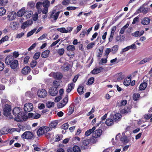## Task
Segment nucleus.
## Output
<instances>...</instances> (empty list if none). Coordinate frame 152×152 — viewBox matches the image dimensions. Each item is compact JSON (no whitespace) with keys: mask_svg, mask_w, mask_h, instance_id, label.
<instances>
[{"mask_svg":"<svg viewBox=\"0 0 152 152\" xmlns=\"http://www.w3.org/2000/svg\"><path fill=\"white\" fill-rule=\"evenodd\" d=\"M66 49L68 51H74L75 50V47L73 45H68L66 47Z\"/></svg>","mask_w":152,"mask_h":152,"instance_id":"37","label":"nucleus"},{"mask_svg":"<svg viewBox=\"0 0 152 152\" xmlns=\"http://www.w3.org/2000/svg\"><path fill=\"white\" fill-rule=\"evenodd\" d=\"M96 129V127L95 126H94L92 129H89L85 133V135L86 136H88L91 134L93 132H94L95 130Z\"/></svg>","mask_w":152,"mask_h":152,"instance_id":"30","label":"nucleus"},{"mask_svg":"<svg viewBox=\"0 0 152 152\" xmlns=\"http://www.w3.org/2000/svg\"><path fill=\"white\" fill-rule=\"evenodd\" d=\"M8 2L7 0H0V6H4Z\"/></svg>","mask_w":152,"mask_h":152,"instance_id":"42","label":"nucleus"},{"mask_svg":"<svg viewBox=\"0 0 152 152\" xmlns=\"http://www.w3.org/2000/svg\"><path fill=\"white\" fill-rule=\"evenodd\" d=\"M50 51L49 50H46L43 51L42 53L41 56L42 58H47L49 56Z\"/></svg>","mask_w":152,"mask_h":152,"instance_id":"24","label":"nucleus"},{"mask_svg":"<svg viewBox=\"0 0 152 152\" xmlns=\"http://www.w3.org/2000/svg\"><path fill=\"white\" fill-rule=\"evenodd\" d=\"M55 10H53L50 14V17L51 18H53L54 20H56L58 18V16L60 13V11H58L56 12Z\"/></svg>","mask_w":152,"mask_h":152,"instance_id":"13","label":"nucleus"},{"mask_svg":"<svg viewBox=\"0 0 152 152\" xmlns=\"http://www.w3.org/2000/svg\"><path fill=\"white\" fill-rule=\"evenodd\" d=\"M34 2L32 1L29 2L28 4V6L31 8L33 7L34 6Z\"/></svg>","mask_w":152,"mask_h":152,"instance_id":"60","label":"nucleus"},{"mask_svg":"<svg viewBox=\"0 0 152 152\" xmlns=\"http://www.w3.org/2000/svg\"><path fill=\"white\" fill-rule=\"evenodd\" d=\"M50 2L48 0H45L43 2L42 5L45 8H48L50 5Z\"/></svg>","mask_w":152,"mask_h":152,"instance_id":"29","label":"nucleus"},{"mask_svg":"<svg viewBox=\"0 0 152 152\" xmlns=\"http://www.w3.org/2000/svg\"><path fill=\"white\" fill-rule=\"evenodd\" d=\"M58 121L55 120L52 121L49 124L48 127L50 129V131L52 130L53 128H55L58 124Z\"/></svg>","mask_w":152,"mask_h":152,"instance_id":"17","label":"nucleus"},{"mask_svg":"<svg viewBox=\"0 0 152 152\" xmlns=\"http://www.w3.org/2000/svg\"><path fill=\"white\" fill-rule=\"evenodd\" d=\"M57 30L61 33H66V29L65 28H58L57 29Z\"/></svg>","mask_w":152,"mask_h":152,"instance_id":"57","label":"nucleus"},{"mask_svg":"<svg viewBox=\"0 0 152 152\" xmlns=\"http://www.w3.org/2000/svg\"><path fill=\"white\" fill-rule=\"evenodd\" d=\"M11 68L15 71H17L19 68V65L17 60H15L10 65Z\"/></svg>","mask_w":152,"mask_h":152,"instance_id":"6","label":"nucleus"},{"mask_svg":"<svg viewBox=\"0 0 152 152\" xmlns=\"http://www.w3.org/2000/svg\"><path fill=\"white\" fill-rule=\"evenodd\" d=\"M49 75L53 77L55 79L58 80L61 79L63 77L62 74L58 72L56 73L52 72L49 74Z\"/></svg>","mask_w":152,"mask_h":152,"instance_id":"11","label":"nucleus"},{"mask_svg":"<svg viewBox=\"0 0 152 152\" xmlns=\"http://www.w3.org/2000/svg\"><path fill=\"white\" fill-rule=\"evenodd\" d=\"M131 82V79L130 77H128L125 79L124 84L125 86H128L130 84Z\"/></svg>","mask_w":152,"mask_h":152,"instance_id":"32","label":"nucleus"},{"mask_svg":"<svg viewBox=\"0 0 152 152\" xmlns=\"http://www.w3.org/2000/svg\"><path fill=\"white\" fill-rule=\"evenodd\" d=\"M120 140L123 144H126L130 141V139H129L127 136L123 134Z\"/></svg>","mask_w":152,"mask_h":152,"instance_id":"12","label":"nucleus"},{"mask_svg":"<svg viewBox=\"0 0 152 152\" xmlns=\"http://www.w3.org/2000/svg\"><path fill=\"white\" fill-rule=\"evenodd\" d=\"M95 45V42H91L87 46V48L88 49L92 48L94 47Z\"/></svg>","mask_w":152,"mask_h":152,"instance_id":"50","label":"nucleus"},{"mask_svg":"<svg viewBox=\"0 0 152 152\" xmlns=\"http://www.w3.org/2000/svg\"><path fill=\"white\" fill-rule=\"evenodd\" d=\"M25 10L24 8H22L18 11L17 13V15L19 17H21L24 14L25 15Z\"/></svg>","mask_w":152,"mask_h":152,"instance_id":"26","label":"nucleus"},{"mask_svg":"<svg viewBox=\"0 0 152 152\" xmlns=\"http://www.w3.org/2000/svg\"><path fill=\"white\" fill-rule=\"evenodd\" d=\"M147 86V83L145 82L141 83L140 86V90H145Z\"/></svg>","mask_w":152,"mask_h":152,"instance_id":"33","label":"nucleus"},{"mask_svg":"<svg viewBox=\"0 0 152 152\" xmlns=\"http://www.w3.org/2000/svg\"><path fill=\"white\" fill-rule=\"evenodd\" d=\"M11 107L10 105L8 104H6L3 108V114L6 116H10V118L13 119L14 118L12 116L10 115L11 111Z\"/></svg>","mask_w":152,"mask_h":152,"instance_id":"2","label":"nucleus"},{"mask_svg":"<svg viewBox=\"0 0 152 152\" xmlns=\"http://www.w3.org/2000/svg\"><path fill=\"white\" fill-rule=\"evenodd\" d=\"M117 75V76L118 77H117V80L116 81L121 80L123 79L124 77L123 76L121 75V73H120L118 74Z\"/></svg>","mask_w":152,"mask_h":152,"instance_id":"58","label":"nucleus"},{"mask_svg":"<svg viewBox=\"0 0 152 152\" xmlns=\"http://www.w3.org/2000/svg\"><path fill=\"white\" fill-rule=\"evenodd\" d=\"M97 138L93 137V135L92 137L90 139V143L92 144H93L96 143L97 141V140L96 139Z\"/></svg>","mask_w":152,"mask_h":152,"instance_id":"44","label":"nucleus"},{"mask_svg":"<svg viewBox=\"0 0 152 152\" xmlns=\"http://www.w3.org/2000/svg\"><path fill=\"white\" fill-rule=\"evenodd\" d=\"M37 94L38 96L41 98H44L47 94V91L44 89H40L38 90Z\"/></svg>","mask_w":152,"mask_h":152,"instance_id":"8","label":"nucleus"},{"mask_svg":"<svg viewBox=\"0 0 152 152\" xmlns=\"http://www.w3.org/2000/svg\"><path fill=\"white\" fill-rule=\"evenodd\" d=\"M32 23V21L27 20L23 23L21 26V28L22 29H24L30 26Z\"/></svg>","mask_w":152,"mask_h":152,"instance_id":"19","label":"nucleus"},{"mask_svg":"<svg viewBox=\"0 0 152 152\" xmlns=\"http://www.w3.org/2000/svg\"><path fill=\"white\" fill-rule=\"evenodd\" d=\"M151 20L148 18L145 17L143 18L141 21L142 24L145 25H148L149 24Z\"/></svg>","mask_w":152,"mask_h":152,"instance_id":"20","label":"nucleus"},{"mask_svg":"<svg viewBox=\"0 0 152 152\" xmlns=\"http://www.w3.org/2000/svg\"><path fill=\"white\" fill-rule=\"evenodd\" d=\"M107 62V58H102L101 61L99 62V64L102 65L103 63H106Z\"/></svg>","mask_w":152,"mask_h":152,"instance_id":"61","label":"nucleus"},{"mask_svg":"<svg viewBox=\"0 0 152 152\" xmlns=\"http://www.w3.org/2000/svg\"><path fill=\"white\" fill-rule=\"evenodd\" d=\"M12 112L13 115L15 117V119L16 118L20 119L23 117L22 110L20 108L18 107H15L13 110Z\"/></svg>","mask_w":152,"mask_h":152,"instance_id":"1","label":"nucleus"},{"mask_svg":"<svg viewBox=\"0 0 152 152\" xmlns=\"http://www.w3.org/2000/svg\"><path fill=\"white\" fill-rule=\"evenodd\" d=\"M37 28H35L28 32L27 35V37H28L32 35L35 32Z\"/></svg>","mask_w":152,"mask_h":152,"instance_id":"46","label":"nucleus"},{"mask_svg":"<svg viewBox=\"0 0 152 152\" xmlns=\"http://www.w3.org/2000/svg\"><path fill=\"white\" fill-rule=\"evenodd\" d=\"M94 81V78L93 77H91L89 79L88 82V84L91 85L93 84Z\"/></svg>","mask_w":152,"mask_h":152,"instance_id":"51","label":"nucleus"},{"mask_svg":"<svg viewBox=\"0 0 152 152\" xmlns=\"http://www.w3.org/2000/svg\"><path fill=\"white\" fill-rule=\"evenodd\" d=\"M106 124L108 126H110L113 124V120L110 118L107 119L105 121Z\"/></svg>","mask_w":152,"mask_h":152,"instance_id":"28","label":"nucleus"},{"mask_svg":"<svg viewBox=\"0 0 152 152\" xmlns=\"http://www.w3.org/2000/svg\"><path fill=\"white\" fill-rule=\"evenodd\" d=\"M74 106L73 105L71 104L70 105L69 108L68 114L71 115L73 113L74 109Z\"/></svg>","mask_w":152,"mask_h":152,"instance_id":"34","label":"nucleus"},{"mask_svg":"<svg viewBox=\"0 0 152 152\" xmlns=\"http://www.w3.org/2000/svg\"><path fill=\"white\" fill-rule=\"evenodd\" d=\"M103 69L104 68L102 66L98 68H95L91 71V73L93 74L99 73L102 72Z\"/></svg>","mask_w":152,"mask_h":152,"instance_id":"21","label":"nucleus"},{"mask_svg":"<svg viewBox=\"0 0 152 152\" xmlns=\"http://www.w3.org/2000/svg\"><path fill=\"white\" fill-rule=\"evenodd\" d=\"M45 107V104L43 103H39L38 104V107L40 110L43 109Z\"/></svg>","mask_w":152,"mask_h":152,"instance_id":"59","label":"nucleus"},{"mask_svg":"<svg viewBox=\"0 0 152 152\" xmlns=\"http://www.w3.org/2000/svg\"><path fill=\"white\" fill-rule=\"evenodd\" d=\"M74 84L72 83H71L68 84V86L67 89L66 90V92L68 93L70 92L72 90V88H74Z\"/></svg>","mask_w":152,"mask_h":152,"instance_id":"31","label":"nucleus"},{"mask_svg":"<svg viewBox=\"0 0 152 152\" xmlns=\"http://www.w3.org/2000/svg\"><path fill=\"white\" fill-rule=\"evenodd\" d=\"M58 92V90L56 87H52L50 88L49 89V93L52 96H54L56 95Z\"/></svg>","mask_w":152,"mask_h":152,"instance_id":"10","label":"nucleus"},{"mask_svg":"<svg viewBox=\"0 0 152 152\" xmlns=\"http://www.w3.org/2000/svg\"><path fill=\"white\" fill-rule=\"evenodd\" d=\"M68 101V95H66L64 99L61 102L57 104V106L58 108H61L64 107Z\"/></svg>","mask_w":152,"mask_h":152,"instance_id":"4","label":"nucleus"},{"mask_svg":"<svg viewBox=\"0 0 152 152\" xmlns=\"http://www.w3.org/2000/svg\"><path fill=\"white\" fill-rule=\"evenodd\" d=\"M42 4L41 2H38L36 4V7L38 10L39 13H41L42 11Z\"/></svg>","mask_w":152,"mask_h":152,"instance_id":"22","label":"nucleus"},{"mask_svg":"<svg viewBox=\"0 0 152 152\" xmlns=\"http://www.w3.org/2000/svg\"><path fill=\"white\" fill-rule=\"evenodd\" d=\"M31 71L30 68L28 66H26L24 67L22 70L23 74L26 75L30 73Z\"/></svg>","mask_w":152,"mask_h":152,"instance_id":"18","label":"nucleus"},{"mask_svg":"<svg viewBox=\"0 0 152 152\" xmlns=\"http://www.w3.org/2000/svg\"><path fill=\"white\" fill-rule=\"evenodd\" d=\"M73 151L74 152H80V148L77 146H74L73 148Z\"/></svg>","mask_w":152,"mask_h":152,"instance_id":"41","label":"nucleus"},{"mask_svg":"<svg viewBox=\"0 0 152 152\" xmlns=\"http://www.w3.org/2000/svg\"><path fill=\"white\" fill-rule=\"evenodd\" d=\"M62 69L64 71H67L69 69L70 65L67 62L65 63L61 67Z\"/></svg>","mask_w":152,"mask_h":152,"instance_id":"25","label":"nucleus"},{"mask_svg":"<svg viewBox=\"0 0 152 152\" xmlns=\"http://www.w3.org/2000/svg\"><path fill=\"white\" fill-rule=\"evenodd\" d=\"M83 88L84 87L82 85H80L79 86L78 88L77 91L78 93L80 95H81L83 93Z\"/></svg>","mask_w":152,"mask_h":152,"instance_id":"35","label":"nucleus"},{"mask_svg":"<svg viewBox=\"0 0 152 152\" xmlns=\"http://www.w3.org/2000/svg\"><path fill=\"white\" fill-rule=\"evenodd\" d=\"M21 137L23 138L31 140L33 137L34 135L31 132L28 131L24 132L22 135Z\"/></svg>","mask_w":152,"mask_h":152,"instance_id":"5","label":"nucleus"},{"mask_svg":"<svg viewBox=\"0 0 152 152\" xmlns=\"http://www.w3.org/2000/svg\"><path fill=\"white\" fill-rule=\"evenodd\" d=\"M33 14V12L31 11H25V15L26 16V18H30Z\"/></svg>","mask_w":152,"mask_h":152,"instance_id":"38","label":"nucleus"},{"mask_svg":"<svg viewBox=\"0 0 152 152\" xmlns=\"http://www.w3.org/2000/svg\"><path fill=\"white\" fill-rule=\"evenodd\" d=\"M37 61L34 60H33L30 63V66L31 67L33 68L34 67L37 65Z\"/></svg>","mask_w":152,"mask_h":152,"instance_id":"54","label":"nucleus"},{"mask_svg":"<svg viewBox=\"0 0 152 152\" xmlns=\"http://www.w3.org/2000/svg\"><path fill=\"white\" fill-rule=\"evenodd\" d=\"M121 115L119 113H116L113 116V119L115 122H118L119 121L121 118Z\"/></svg>","mask_w":152,"mask_h":152,"instance_id":"23","label":"nucleus"},{"mask_svg":"<svg viewBox=\"0 0 152 152\" xmlns=\"http://www.w3.org/2000/svg\"><path fill=\"white\" fill-rule=\"evenodd\" d=\"M60 81H57V80H55L53 82V84L54 86H55L56 87H56H58L60 86Z\"/></svg>","mask_w":152,"mask_h":152,"instance_id":"56","label":"nucleus"},{"mask_svg":"<svg viewBox=\"0 0 152 152\" xmlns=\"http://www.w3.org/2000/svg\"><path fill=\"white\" fill-rule=\"evenodd\" d=\"M54 103L51 102H48L47 103V106L48 108H51L54 107Z\"/></svg>","mask_w":152,"mask_h":152,"instance_id":"39","label":"nucleus"},{"mask_svg":"<svg viewBox=\"0 0 152 152\" xmlns=\"http://www.w3.org/2000/svg\"><path fill=\"white\" fill-rule=\"evenodd\" d=\"M86 29L83 30L80 34V37H84L86 34Z\"/></svg>","mask_w":152,"mask_h":152,"instance_id":"63","label":"nucleus"},{"mask_svg":"<svg viewBox=\"0 0 152 152\" xmlns=\"http://www.w3.org/2000/svg\"><path fill=\"white\" fill-rule=\"evenodd\" d=\"M40 52H39L36 53L33 56L35 60L38 59L40 56Z\"/></svg>","mask_w":152,"mask_h":152,"instance_id":"52","label":"nucleus"},{"mask_svg":"<svg viewBox=\"0 0 152 152\" xmlns=\"http://www.w3.org/2000/svg\"><path fill=\"white\" fill-rule=\"evenodd\" d=\"M8 37L7 36H6L2 38L0 40V45L3 42L7 40L8 39Z\"/></svg>","mask_w":152,"mask_h":152,"instance_id":"55","label":"nucleus"},{"mask_svg":"<svg viewBox=\"0 0 152 152\" xmlns=\"http://www.w3.org/2000/svg\"><path fill=\"white\" fill-rule=\"evenodd\" d=\"M16 16V13L15 12H12L9 13L7 15L8 20H12L14 19Z\"/></svg>","mask_w":152,"mask_h":152,"instance_id":"16","label":"nucleus"},{"mask_svg":"<svg viewBox=\"0 0 152 152\" xmlns=\"http://www.w3.org/2000/svg\"><path fill=\"white\" fill-rule=\"evenodd\" d=\"M33 109V104L30 103L25 104L24 105V110L26 112H28L32 110Z\"/></svg>","mask_w":152,"mask_h":152,"instance_id":"7","label":"nucleus"},{"mask_svg":"<svg viewBox=\"0 0 152 152\" xmlns=\"http://www.w3.org/2000/svg\"><path fill=\"white\" fill-rule=\"evenodd\" d=\"M24 35V33L23 32L17 34L15 38L17 39H20L22 38Z\"/></svg>","mask_w":152,"mask_h":152,"instance_id":"49","label":"nucleus"},{"mask_svg":"<svg viewBox=\"0 0 152 152\" xmlns=\"http://www.w3.org/2000/svg\"><path fill=\"white\" fill-rule=\"evenodd\" d=\"M68 125L67 124L65 123L64 124L61 126V128L64 129H68Z\"/></svg>","mask_w":152,"mask_h":152,"instance_id":"64","label":"nucleus"},{"mask_svg":"<svg viewBox=\"0 0 152 152\" xmlns=\"http://www.w3.org/2000/svg\"><path fill=\"white\" fill-rule=\"evenodd\" d=\"M90 143V140L89 139H86L83 140L82 143L85 146H87Z\"/></svg>","mask_w":152,"mask_h":152,"instance_id":"40","label":"nucleus"},{"mask_svg":"<svg viewBox=\"0 0 152 152\" xmlns=\"http://www.w3.org/2000/svg\"><path fill=\"white\" fill-rule=\"evenodd\" d=\"M118 49V46L117 45H115L112 48V51L114 53H115Z\"/></svg>","mask_w":152,"mask_h":152,"instance_id":"43","label":"nucleus"},{"mask_svg":"<svg viewBox=\"0 0 152 152\" xmlns=\"http://www.w3.org/2000/svg\"><path fill=\"white\" fill-rule=\"evenodd\" d=\"M50 129L48 126H43L37 130V133L38 135L40 136L50 131Z\"/></svg>","mask_w":152,"mask_h":152,"instance_id":"3","label":"nucleus"},{"mask_svg":"<svg viewBox=\"0 0 152 152\" xmlns=\"http://www.w3.org/2000/svg\"><path fill=\"white\" fill-rule=\"evenodd\" d=\"M14 58L11 55L8 56L5 59V63L6 64L10 65L11 63L14 61Z\"/></svg>","mask_w":152,"mask_h":152,"instance_id":"14","label":"nucleus"},{"mask_svg":"<svg viewBox=\"0 0 152 152\" xmlns=\"http://www.w3.org/2000/svg\"><path fill=\"white\" fill-rule=\"evenodd\" d=\"M64 48L59 49L57 51V53L60 56H62L64 52Z\"/></svg>","mask_w":152,"mask_h":152,"instance_id":"45","label":"nucleus"},{"mask_svg":"<svg viewBox=\"0 0 152 152\" xmlns=\"http://www.w3.org/2000/svg\"><path fill=\"white\" fill-rule=\"evenodd\" d=\"M140 96V94L138 93L134 94L133 95V99L134 101H136L137 100V98Z\"/></svg>","mask_w":152,"mask_h":152,"instance_id":"48","label":"nucleus"},{"mask_svg":"<svg viewBox=\"0 0 152 152\" xmlns=\"http://www.w3.org/2000/svg\"><path fill=\"white\" fill-rule=\"evenodd\" d=\"M6 11L4 7H0V16H2L4 15Z\"/></svg>","mask_w":152,"mask_h":152,"instance_id":"47","label":"nucleus"},{"mask_svg":"<svg viewBox=\"0 0 152 152\" xmlns=\"http://www.w3.org/2000/svg\"><path fill=\"white\" fill-rule=\"evenodd\" d=\"M132 35L133 36L136 37H139V31H137L134 33H132Z\"/></svg>","mask_w":152,"mask_h":152,"instance_id":"62","label":"nucleus"},{"mask_svg":"<svg viewBox=\"0 0 152 152\" xmlns=\"http://www.w3.org/2000/svg\"><path fill=\"white\" fill-rule=\"evenodd\" d=\"M149 9L148 7L141 6L136 11L135 13L138 14L141 12L144 14H146L149 12Z\"/></svg>","mask_w":152,"mask_h":152,"instance_id":"9","label":"nucleus"},{"mask_svg":"<svg viewBox=\"0 0 152 152\" xmlns=\"http://www.w3.org/2000/svg\"><path fill=\"white\" fill-rule=\"evenodd\" d=\"M151 58H146L140 61L139 62L140 64H143L146 62H148L150 61Z\"/></svg>","mask_w":152,"mask_h":152,"instance_id":"36","label":"nucleus"},{"mask_svg":"<svg viewBox=\"0 0 152 152\" xmlns=\"http://www.w3.org/2000/svg\"><path fill=\"white\" fill-rule=\"evenodd\" d=\"M41 116V115L37 113H33V118L34 119H37L39 118Z\"/></svg>","mask_w":152,"mask_h":152,"instance_id":"53","label":"nucleus"},{"mask_svg":"<svg viewBox=\"0 0 152 152\" xmlns=\"http://www.w3.org/2000/svg\"><path fill=\"white\" fill-rule=\"evenodd\" d=\"M102 130L101 129H97L95 131H94L93 133V137H95L98 138L99 137L102 135Z\"/></svg>","mask_w":152,"mask_h":152,"instance_id":"15","label":"nucleus"},{"mask_svg":"<svg viewBox=\"0 0 152 152\" xmlns=\"http://www.w3.org/2000/svg\"><path fill=\"white\" fill-rule=\"evenodd\" d=\"M11 27L13 30H15L18 28V24L15 22H12L11 23Z\"/></svg>","mask_w":152,"mask_h":152,"instance_id":"27","label":"nucleus"}]
</instances>
